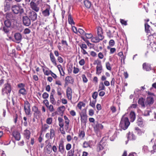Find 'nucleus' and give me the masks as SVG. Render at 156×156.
I'll list each match as a JSON object with an SVG mask.
<instances>
[{
	"mask_svg": "<svg viewBox=\"0 0 156 156\" xmlns=\"http://www.w3.org/2000/svg\"><path fill=\"white\" fill-rule=\"evenodd\" d=\"M130 124L128 117L123 116L121 119V121L119 124V126L122 129L125 130L126 129Z\"/></svg>",
	"mask_w": 156,
	"mask_h": 156,
	"instance_id": "nucleus-1",
	"label": "nucleus"
},
{
	"mask_svg": "<svg viewBox=\"0 0 156 156\" xmlns=\"http://www.w3.org/2000/svg\"><path fill=\"white\" fill-rule=\"evenodd\" d=\"M11 90L10 85L7 83L4 85V87L2 89V94L3 95L6 94L7 96H9Z\"/></svg>",
	"mask_w": 156,
	"mask_h": 156,
	"instance_id": "nucleus-2",
	"label": "nucleus"
},
{
	"mask_svg": "<svg viewBox=\"0 0 156 156\" xmlns=\"http://www.w3.org/2000/svg\"><path fill=\"white\" fill-rule=\"evenodd\" d=\"M42 2H38L37 1L36 2H35L34 1H31L30 3L31 8L36 12H38L40 9V8L38 6Z\"/></svg>",
	"mask_w": 156,
	"mask_h": 156,
	"instance_id": "nucleus-3",
	"label": "nucleus"
},
{
	"mask_svg": "<svg viewBox=\"0 0 156 156\" xmlns=\"http://www.w3.org/2000/svg\"><path fill=\"white\" fill-rule=\"evenodd\" d=\"M12 10L15 14L21 13L23 12V9L21 6L18 5H14L12 7Z\"/></svg>",
	"mask_w": 156,
	"mask_h": 156,
	"instance_id": "nucleus-4",
	"label": "nucleus"
},
{
	"mask_svg": "<svg viewBox=\"0 0 156 156\" xmlns=\"http://www.w3.org/2000/svg\"><path fill=\"white\" fill-rule=\"evenodd\" d=\"M24 109L26 114L29 115L30 112V105L29 103L27 101H25Z\"/></svg>",
	"mask_w": 156,
	"mask_h": 156,
	"instance_id": "nucleus-5",
	"label": "nucleus"
},
{
	"mask_svg": "<svg viewBox=\"0 0 156 156\" xmlns=\"http://www.w3.org/2000/svg\"><path fill=\"white\" fill-rule=\"evenodd\" d=\"M59 151L61 154H63L65 151L64 142L63 140H60L58 144Z\"/></svg>",
	"mask_w": 156,
	"mask_h": 156,
	"instance_id": "nucleus-6",
	"label": "nucleus"
},
{
	"mask_svg": "<svg viewBox=\"0 0 156 156\" xmlns=\"http://www.w3.org/2000/svg\"><path fill=\"white\" fill-rule=\"evenodd\" d=\"M28 16L32 21H34L37 19V14L33 11H30L28 14Z\"/></svg>",
	"mask_w": 156,
	"mask_h": 156,
	"instance_id": "nucleus-7",
	"label": "nucleus"
},
{
	"mask_svg": "<svg viewBox=\"0 0 156 156\" xmlns=\"http://www.w3.org/2000/svg\"><path fill=\"white\" fill-rule=\"evenodd\" d=\"M103 128V126L101 124L99 123L98 122L95 124V125L94 126V130L95 133H97Z\"/></svg>",
	"mask_w": 156,
	"mask_h": 156,
	"instance_id": "nucleus-8",
	"label": "nucleus"
},
{
	"mask_svg": "<svg viewBox=\"0 0 156 156\" xmlns=\"http://www.w3.org/2000/svg\"><path fill=\"white\" fill-rule=\"evenodd\" d=\"M154 100L153 97L151 96L148 97L145 101V105H146V107H148V106H150L152 105L154 102Z\"/></svg>",
	"mask_w": 156,
	"mask_h": 156,
	"instance_id": "nucleus-9",
	"label": "nucleus"
},
{
	"mask_svg": "<svg viewBox=\"0 0 156 156\" xmlns=\"http://www.w3.org/2000/svg\"><path fill=\"white\" fill-rule=\"evenodd\" d=\"M50 7L49 5H47V6L45 9L42 12V14L43 16L44 17H47L50 15Z\"/></svg>",
	"mask_w": 156,
	"mask_h": 156,
	"instance_id": "nucleus-10",
	"label": "nucleus"
},
{
	"mask_svg": "<svg viewBox=\"0 0 156 156\" xmlns=\"http://www.w3.org/2000/svg\"><path fill=\"white\" fill-rule=\"evenodd\" d=\"M23 21L24 25L28 26L31 23L30 20L27 16H24L23 17Z\"/></svg>",
	"mask_w": 156,
	"mask_h": 156,
	"instance_id": "nucleus-11",
	"label": "nucleus"
},
{
	"mask_svg": "<svg viewBox=\"0 0 156 156\" xmlns=\"http://www.w3.org/2000/svg\"><path fill=\"white\" fill-rule=\"evenodd\" d=\"M66 94L68 99L71 100L72 98V89L69 87L67 88Z\"/></svg>",
	"mask_w": 156,
	"mask_h": 156,
	"instance_id": "nucleus-12",
	"label": "nucleus"
},
{
	"mask_svg": "<svg viewBox=\"0 0 156 156\" xmlns=\"http://www.w3.org/2000/svg\"><path fill=\"white\" fill-rule=\"evenodd\" d=\"M97 34L98 36L100 37L101 39L104 38V37L103 35L102 29L100 27H97Z\"/></svg>",
	"mask_w": 156,
	"mask_h": 156,
	"instance_id": "nucleus-13",
	"label": "nucleus"
},
{
	"mask_svg": "<svg viewBox=\"0 0 156 156\" xmlns=\"http://www.w3.org/2000/svg\"><path fill=\"white\" fill-rule=\"evenodd\" d=\"M12 135L16 140L19 141L20 139V133L17 131H14L12 133Z\"/></svg>",
	"mask_w": 156,
	"mask_h": 156,
	"instance_id": "nucleus-14",
	"label": "nucleus"
},
{
	"mask_svg": "<svg viewBox=\"0 0 156 156\" xmlns=\"http://www.w3.org/2000/svg\"><path fill=\"white\" fill-rule=\"evenodd\" d=\"M32 110L33 112H34V115L35 116L37 117L39 116L40 114V112L38 110V108L36 106L33 107Z\"/></svg>",
	"mask_w": 156,
	"mask_h": 156,
	"instance_id": "nucleus-15",
	"label": "nucleus"
},
{
	"mask_svg": "<svg viewBox=\"0 0 156 156\" xmlns=\"http://www.w3.org/2000/svg\"><path fill=\"white\" fill-rule=\"evenodd\" d=\"M103 39H101L100 37L96 36L92 37L91 41L92 42L97 43L99 42L100 41L102 40Z\"/></svg>",
	"mask_w": 156,
	"mask_h": 156,
	"instance_id": "nucleus-16",
	"label": "nucleus"
},
{
	"mask_svg": "<svg viewBox=\"0 0 156 156\" xmlns=\"http://www.w3.org/2000/svg\"><path fill=\"white\" fill-rule=\"evenodd\" d=\"M98 65L96 67V74L99 75L101 73L102 70V66L100 63L99 64H98Z\"/></svg>",
	"mask_w": 156,
	"mask_h": 156,
	"instance_id": "nucleus-17",
	"label": "nucleus"
},
{
	"mask_svg": "<svg viewBox=\"0 0 156 156\" xmlns=\"http://www.w3.org/2000/svg\"><path fill=\"white\" fill-rule=\"evenodd\" d=\"M80 117L81 122L84 123H86L87 119V116L86 114L83 113L81 115Z\"/></svg>",
	"mask_w": 156,
	"mask_h": 156,
	"instance_id": "nucleus-18",
	"label": "nucleus"
},
{
	"mask_svg": "<svg viewBox=\"0 0 156 156\" xmlns=\"http://www.w3.org/2000/svg\"><path fill=\"white\" fill-rule=\"evenodd\" d=\"M50 60L51 62L53 63V64L55 66H56L57 65V64L56 63V59L54 56L52 52H51L50 54Z\"/></svg>",
	"mask_w": 156,
	"mask_h": 156,
	"instance_id": "nucleus-19",
	"label": "nucleus"
},
{
	"mask_svg": "<svg viewBox=\"0 0 156 156\" xmlns=\"http://www.w3.org/2000/svg\"><path fill=\"white\" fill-rule=\"evenodd\" d=\"M129 118L130 121L131 122H133L136 118V115L135 112H134L132 111L129 114Z\"/></svg>",
	"mask_w": 156,
	"mask_h": 156,
	"instance_id": "nucleus-20",
	"label": "nucleus"
},
{
	"mask_svg": "<svg viewBox=\"0 0 156 156\" xmlns=\"http://www.w3.org/2000/svg\"><path fill=\"white\" fill-rule=\"evenodd\" d=\"M73 78L70 76H67L65 78V83H72L73 82Z\"/></svg>",
	"mask_w": 156,
	"mask_h": 156,
	"instance_id": "nucleus-21",
	"label": "nucleus"
},
{
	"mask_svg": "<svg viewBox=\"0 0 156 156\" xmlns=\"http://www.w3.org/2000/svg\"><path fill=\"white\" fill-rule=\"evenodd\" d=\"M24 134L25 137L27 139H29L30 137V131L27 129L25 130L24 131Z\"/></svg>",
	"mask_w": 156,
	"mask_h": 156,
	"instance_id": "nucleus-22",
	"label": "nucleus"
},
{
	"mask_svg": "<svg viewBox=\"0 0 156 156\" xmlns=\"http://www.w3.org/2000/svg\"><path fill=\"white\" fill-rule=\"evenodd\" d=\"M128 138L129 140H135L136 137L132 133L129 132L128 135Z\"/></svg>",
	"mask_w": 156,
	"mask_h": 156,
	"instance_id": "nucleus-23",
	"label": "nucleus"
},
{
	"mask_svg": "<svg viewBox=\"0 0 156 156\" xmlns=\"http://www.w3.org/2000/svg\"><path fill=\"white\" fill-rule=\"evenodd\" d=\"M138 103L139 104L141 105L142 107L143 108H144L146 107L145 102V103H144V100L143 98L139 99L138 100Z\"/></svg>",
	"mask_w": 156,
	"mask_h": 156,
	"instance_id": "nucleus-24",
	"label": "nucleus"
},
{
	"mask_svg": "<svg viewBox=\"0 0 156 156\" xmlns=\"http://www.w3.org/2000/svg\"><path fill=\"white\" fill-rule=\"evenodd\" d=\"M143 69H145L147 71H149L151 70L150 65L148 64H147L146 63L143 64Z\"/></svg>",
	"mask_w": 156,
	"mask_h": 156,
	"instance_id": "nucleus-25",
	"label": "nucleus"
},
{
	"mask_svg": "<svg viewBox=\"0 0 156 156\" xmlns=\"http://www.w3.org/2000/svg\"><path fill=\"white\" fill-rule=\"evenodd\" d=\"M57 68L60 72V75L62 76H64L65 74V73L62 66L60 65H58L57 66Z\"/></svg>",
	"mask_w": 156,
	"mask_h": 156,
	"instance_id": "nucleus-26",
	"label": "nucleus"
},
{
	"mask_svg": "<svg viewBox=\"0 0 156 156\" xmlns=\"http://www.w3.org/2000/svg\"><path fill=\"white\" fill-rule=\"evenodd\" d=\"M84 3L85 6L87 9H89L91 5V2L88 0H86L84 1Z\"/></svg>",
	"mask_w": 156,
	"mask_h": 156,
	"instance_id": "nucleus-27",
	"label": "nucleus"
},
{
	"mask_svg": "<svg viewBox=\"0 0 156 156\" xmlns=\"http://www.w3.org/2000/svg\"><path fill=\"white\" fill-rule=\"evenodd\" d=\"M15 39L17 41H20L22 39V36L20 33H16L14 35Z\"/></svg>",
	"mask_w": 156,
	"mask_h": 156,
	"instance_id": "nucleus-28",
	"label": "nucleus"
},
{
	"mask_svg": "<svg viewBox=\"0 0 156 156\" xmlns=\"http://www.w3.org/2000/svg\"><path fill=\"white\" fill-rule=\"evenodd\" d=\"M4 23L5 26L7 27H10L11 26V22L9 19L5 20Z\"/></svg>",
	"mask_w": 156,
	"mask_h": 156,
	"instance_id": "nucleus-29",
	"label": "nucleus"
},
{
	"mask_svg": "<svg viewBox=\"0 0 156 156\" xmlns=\"http://www.w3.org/2000/svg\"><path fill=\"white\" fill-rule=\"evenodd\" d=\"M18 93L19 94L24 95L27 94V92L24 88H20L19 90Z\"/></svg>",
	"mask_w": 156,
	"mask_h": 156,
	"instance_id": "nucleus-30",
	"label": "nucleus"
},
{
	"mask_svg": "<svg viewBox=\"0 0 156 156\" xmlns=\"http://www.w3.org/2000/svg\"><path fill=\"white\" fill-rule=\"evenodd\" d=\"M135 130L136 131V132L137 134L139 136L141 135L143 133H144V131H141L137 127H136L135 128Z\"/></svg>",
	"mask_w": 156,
	"mask_h": 156,
	"instance_id": "nucleus-31",
	"label": "nucleus"
},
{
	"mask_svg": "<svg viewBox=\"0 0 156 156\" xmlns=\"http://www.w3.org/2000/svg\"><path fill=\"white\" fill-rule=\"evenodd\" d=\"M85 106V104L83 102H80L77 105V107L80 110H81L82 107H84Z\"/></svg>",
	"mask_w": 156,
	"mask_h": 156,
	"instance_id": "nucleus-32",
	"label": "nucleus"
},
{
	"mask_svg": "<svg viewBox=\"0 0 156 156\" xmlns=\"http://www.w3.org/2000/svg\"><path fill=\"white\" fill-rule=\"evenodd\" d=\"M68 19L69 23V24L71 25L74 24L73 19L70 15L68 16Z\"/></svg>",
	"mask_w": 156,
	"mask_h": 156,
	"instance_id": "nucleus-33",
	"label": "nucleus"
},
{
	"mask_svg": "<svg viewBox=\"0 0 156 156\" xmlns=\"http://www.w3.org/2000/svg\"><path fill=\"white\" fill-rule=\"evenodd\" d=\"M50 102L53 105H55L56 102L53 94H51L50 96Z\"/></svg>",
	"mask_w": 156,
	"mask_h": 156,
	"instance_id": "nucleus-34",
	"label": "nucleus"
},
{
	"mask_svg": "<svg viewBox=\"0 0 156 156\" xmlns=\"http://www.w3.org/2000/svg\"><path fill=\"white\" fill-rule=\"evenodd\" d=\"M50 138L52 139L55 136V133L54 129H50Z\"/></svg>",
	"mask_w": 156,
	"mask_h": 156,
	"instance_id": "nucleus-35",
	"label": "nucleus"
},
{
	"mask_svg": "<svg viewBox=\"0 0 156 156\" xmlns=\"http://www.w3.org/2000/svg\"><path fill=\"white\" fill-rule=\"evenodd\" d=\"M9 27H7L5 26V27H1L0 30L4 31L5 33H7L9 31Z\"/></svg>",
	"mask_w": 156,
	"mask_h": 156,
	"instance_id": "nucleus-36",
	"label": "nucleus"
},
{
	"mask_svg": "<svg viewBox=\"0 0 156 156\" xmlns=\"http://www.w3.org/2000/svg\"><path fill=\"white\" fill-rule=\"evenodd\" d=\"M49 127V126L47 124H45L42 126L41 129L43 131H46Z\"/></svg>",
	"mask_w": 156,
	"mask_h": 156,
	"instance_id": "nucleus-37",
	"label": "nucleus"
},
{
	"mask_svg": "<svg viewBox=\"0 0 156 156\" xmlns=\"http://www.w3.org/2000/svg\"><path fill=\"white\" fill-rule=\"evenodd\" d=\"M143 119L141 118H139L137 120V123L138 126H141L143 123Z\"/></svg>",
	"mask_w": 156,
	"mask_h": 156,
	"instance_id": "nucleus-38",
	"label": "nucleus"
},
{
	"mask_svg": "<svg viewBox=\"0 0 156 156\" xmlns=\"http://www.w3.org/2000/svg\"><path fill=\"white\" fill-rule=\"evenodd\" d=\"M106 67L107 69L110 71L112 69V66L110 63L109 62H107L105 63Z\"/></svg>",
	"mask_w": 156,
	"mask_h": 156,
	"instance_id": "nucleus-39",
	"label": "nucleus"
},
{
	"mask_svg": "<svg viewBox=\"0 0 156 156\" xmlns=\"http://www.w3.org/2000/svg\"><path fill=\"white\" fill-rule=\"evenodd\" d=\"M74 152V149H72L68 152L67 156H73Z\"/></svg>",
	"mask_w": 156,
	"mask_h": 156,
	"instance_id": "nucleus-40",
	"label": "nucleus"
},
{
	"mask_svg": "<svg viewBox=\"0 0 156 156\" xmlns=\"http://www.w3.org/2000/svg\"><path fill=\"white\" fill-rule=\"evenodd\" d=\"M150 26L147 24L145 23V31L146 32L148 33L150 32Z\"/></svg>",
	"mask_w": 156,
	"mask_h": 156,
	"instance_id": "nucleus-41",
	"label": "nucleus"
},
{
	"mask_svg": "<svg viewBox=\"0 0 156 156\" xmlns=\"http://www.w3.org/2000/svg\"><path fill=\"white\" fill-rule=\"evenodd\" d=\"M52 122V119L51 117L48 118L46 120V122L47 123L48 125H51V124Z\"/></svg>",
	"mask_w": 156,
	"mask_h": 156,
	"instance_id": "nucleus-42",
	"label": "nucleus"
},
{
	"mask_svg": "<svg viewBox=\"0 0 156 156\" xmlns=\"http://www.w3.org/2000/svg\"><path fill=\"white\" fill-rule=\"evenodd\" d=\"M105 89V87L103 83H100V84L99 85V90H104Z\"/></svg>",
	"mask_w": 156,
	"mask_h": 156,
	"instance_id": "nucleus-43",
	"label": "nucleus"
},
{
	"mask_svg": "<svg viewBox=\"0 0 156 156\" xmlns=\"http://www.w3.org/2000/svg\"><path fill=\"white\" fill-rule=\"evenodd\" d=\"M44 73L45 75L48 76L50 74H51L52 71L51 70H45L44 69H43Z\"/></svg>",
	"mask_w": 156,
	"mask_h": 156,
	"instance_id": "nucleus-44",
	"label": "nucleus"
},
{
	"mask_svg": "<svg viewBox=\"0 0 156 156\" xmlns=\"http://www.w3.org/2000/svg\"><path fill=\"white\" fill-rule=\"evenodd\" d=\"M85 136V133L83 131H81L79 133V136L80 138H82L84 137Z\"/></svg>",
	"mask_w": 156,
	"mask_h": 156,
	"instance_id": "nucleus-45",
	"label": "nucleus"
},
{
	"mask_svg": "<svg viewBox=\"0 0 156 156\" xmlns=\"http://www.w3.org/2000/svg\"><path fill=\"white\" fill-rule=\"evenodd\" d=\"M87 38H92L93 37V35L91 34H87L85 33L84 35Z\"/></svg>",
	"mask_w": 156,
	"mask_h": 156,
	"instance_id": "nucleus-46",
	"label": "nucleus"
},
{
	"mask_svg": "<svg viewBox=\"0 0 156 156\" xmlns=\"http://www.w3.org/2000/svg\"><path fill=\"white\" fill-rule=\"evenodd\" d=\"M118 55L120 56L121 58V60L122 59L124 60L125 57L123 56V54L122 52H120L118 53Z\"/></svg>",
	"mask_w": 156,
	"mask_h": 156,
	"instance_id": "nucleus-47",
	"label": "nucleus"
},
{
	"mask_svg": "<svg viewBox=\"0 0 156 156\" xmlns=\"http://www.w3.org/2000/svg\"><path fill=\"white\" fill-rule=\"evenodd\" d=\"M30 30L28 28H26L24 29L23 33L25 34H29L30 32Z\"/></svg>",
	"mask_w": 156,
	"mask_h": 156,
	"instance_id": "nucleus-48",
	"label": "nucleus"
},
{
	"mask_svg": "<svg viewBox=\"0 0 156 156\" xmlns=\"http://www.w3.org/2000/svg\"><path fill=\"white\" fill-rule=\"evenodd\" d=\"M89 144L88 142L85 141L83 144V147L84 148H87L89 147Z\"/></svg>",
	"mask_w": 156,
	"mask_h": 156,
	"instance_id": "nucleus-49",
	"label": "nucleus"
},
{
	"mask_svg": "<svg viewBox=\"0 0 156 156\" xmlns=\"http://www.w3.org/2000/svg\"><path fill=\"white\" fill-rule=\"evenodd\" d=\"M79 72V69L75 67H73V72L74 74H77Z\"/></svg>",
	"mask_w": 156,
	"mask_h": 156,
	"instance_id": "nucleus-50",
	"label": "nucleus"
},
{
	"mask_svg": "<svg viewBox=\"0 0 156 156\" xmlns=\"http://www.w3.org/2000/svg\"><path fill=\"white\" fill-rule=\"evenodd\" d=\"M49 96L48 94L46 92L42 94V97L43 98L46 99Z\"/></svg>",
	"mask_w": 156,
	"mask_h": 156,
	"instance_id": "nucleus-51",
	"label": "nucleus"
},
{
	"mask_svg": "<svg viewBox=\"0 0 156 156\" xmlns=\"http://www.w3.org/2000/svg\"><path fill=\"white\" fill-rule=\"evenodd\" d=\"M50 112H53L55 111L53 106L51 105H50L48 108Z\"/></svg>",
	"mask_w": 156,
	"mask_h": 156,
	"instance_id": "nucleus-52",
	"label": "nucleus"
},
{
	"mask_svg": "<svg viewBox=\"0 0 156 156\" xmlns=\"http://www.w3.org/2000/svg\"><path fill=\"white\" fill-rule=\"evenodd\" d=\"M96 101H92L91 102L90 101V105L94 108H95V104Z\"/></svg>",
	"mask_w": 156,
	"mask_h": 156,
	"instance_id": "nucleus-53",
	"label": "nucleus"
},
{
	"mask_svg": "<svg viewBox=\"0 0 156 156\" xmlns=\"http://www.w3.org/2000/svg\"><path fill=\"white\" fill-rule=\"evenodd\" d=\"M83 80L84 83H87V79L85 75L84 74L82 75V76Z\"/></svg>",
	"mask_w": 156,
	"mask_h": 156,
	"instance_id": "nucleus-54",
	"label": "nucleus"
},
{
	"mask_svg": "<svg viewBox=\"0 0 156 156\" xmlns=\"http://www.w3.org/2000/svg\"><path fill=\"white\" fill-rule=\"evenodd\" d=\"M59 109L60 112H63L65 109V107L64 106H61L59 108Z\"/></svg>",
	"mask_w": 156,
	"mask_h": 156,
	"instance_id": "nucleus-55",
	"label": "nucleus"
},
{
	"mask_svg": "<svg viewBox=\"0 0 156 156\" xmlns=\"http://www.w3.org/2000/svg\"><path fill=\"white\" fill-rule=\"evenodd\" d=\"M71 145L70 144H68L66 145V149L67 150H69L71 148Z\"/></svg>",
	"mask_w": 156,
	"mask_h": 156,
	"instance_id": "nucleus-56",
	"label": "nucleus"
},
{
	"mask_svg": "<svg viewBox=\"0 0 156 156\" xmlns=\"http://www.w3.org/2000/svg\"><path fill=\"white\" fill-rule=\"evenodd\" d=\"M109 45L111 46H113L115 44V41L114 40H111L109 42Z\"/></svg>",
	"mask_w": 156,
	"mask_h": 156,
	"instance_id": "nucleus-57",
	"label": "nucleus"
},
{
	"mask_svg": "<svg viewBox=\"0 0 156 156\" xmlns=\"http://www.w3.org/2000/svg\"><path fill=\"white\" fill-rule=\"evenodd\" d=\"M23 119L24 121V122L23 123V125L25 126H27V118L26 117H24L23 118Z\"/></svg>",
	"mask_w": 156,
	"mask_h": 156,
	"instance_id": "nucleus-58",
	"label": "nucleus"
},
{
	"mask_svg": "<svg viewBox=\"0 0 156 156\" xmlns=\"http://www.w3.org/2000/svg\"><path fill=\"white\" fill-rule=\"evenodd\" d=\"M98 96V93L97 92H94L92 94V97L94 99H96Z\"/></svg>",
	"mask_w": 156,
	"mask_h": 156,
	"instance_id": "nucleus-59",
	"label": "nucleus"
},
{
	"mask_svg": "<svg viewBox=\"0 0 156 156\" xmlns=\"http://www.w3.org/2000/svg\"><path fill=\"white\" fill-rule=\"evenodd\" d=\"M78 31L81 34L84 35L85 33L84 31L81 29H79Z\"/></svg>",
	"mask_w": 156,
	"mask_h": 156,
	"instance_id": "nucleus-60",
	"label": "nucleus"
},
{
	"mask_svg": "<svg viewBox=\"0 0 156 156\" xmlns=\"http://www.w3.org/2000/svg\"><path fill=\"white\" fill-rule=\"evenodd\" d=\"M79 64L80 66H83L85 64V61L83 59H81L79 62Z\"/></svg>",
	"mask_w": 156,
	"mask_h": 156,
	"instance_id": "nucleus-61",
	"label": "nucleus"
},
{
	"mask_svg": "<svg viewBox=\"0 0 156 156\" xmlns=\"http://www.w3.org/2000/svg\"><path fill=\"white\" fill-rule=\"evenodd\" d=\"M80 47L82 49H87V45L85 44H82L81 45H80Z\"/></svg>",
	"mask_w": 156,
	"mask_h": 156,
	"instance_id": "nucleus-62",
	"label": "nucleus"
},
{
	"mask_svg": "<svg viewBox=\"0 0 156 156\" xmlns=\"http://www.w3.org/2000/svg\"><path fill=\"white\" fill-rule=\"evenodd\" d=\"M52 149L54 152H57V148L56 146L55 145L53 146L52 147Z\"/></svg>",
	"mask_w": 156,
	"mask_h": 156,
	"instance_id": "nucleus-63",
	"label": "nucleus"
},
{
	"mask_svg": "<svg viewBox=\"0 0 156 156\" xmlns=\"http://www.w3.org/2000/svg\"><path fill=\"white\" fill-rule=\"evenodd\" d=\"M72 30L76 34H77L78 32L76 28L74 26L72 27Z\"/></svg>",
	"mask_w": 156,
	"mask_h": 156,
	"instance_id": "nucleus-64",
	"label": "nucleus"
}]
</instances>
